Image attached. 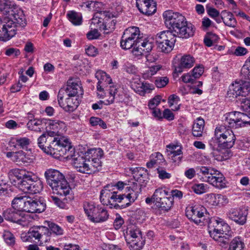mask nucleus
<instances>
[{
  "mask_svg": "<svg viewBox=\"0 0 250 250\" xmlns=\"http://www.w3.org/2000/svg\"><path fill=\"white\" fill-rule=\"evenodd\" d=\"M120 44L121 48L125 50L133 47V52L135 55L149 52L154 46L153 40L144 37L140 28L134 26L129 27L125 30Z\"/></svg>",
  "mask_w": 250,
  "mask_h": 250,
  "instance_id": "1",
  "label": "nucleus"
},
{
  "mask_svg": "<svg viewBox=\"0 0 250 250\" xmlns=\"http://www.w3.org/2000/svg\"><path fill=\"white\" fill-rule=\"evenodd\" d=\"M114 186L107 185L101 191L100 201L104 205L109 204L111 202L121 203L122 208H125L131 205L137 199L141 192V185L134 183L125 188L126 195L118 194L113 191Z\"/></svg>",
  "mask_w": 250,
  "mask_h": 250,
  "instance_id": "2",
  "label": "nucleus"
},
{
  "mask_svg": "<svg viewBox=\"0 0 250 250\" xmlns=\"http://www.w3.org/2000/svg\"><path fill=\"white\" fill-rule=\"evenodd\" d=\"M38 146L42 151L56 159L64 157L73 150L69 140L66 137H53L43 133L38 139Z\"/></svg>",
  "mask_w": 250,
  "mask_h": 250,
  "instance_id": "3",
  "label": "nucleus"
},
{
  "mask_svg": "<svg viewBox=\"0 0 250 250\" xmlns=\"http://www.w3.org/2000/svg\"><path fill=\"white\" fill-rule=\"evenodd\" d=\"M83 208L88 220L95 223L105 222L109 218L108 211L104 207L92 202H84Z\"/></svg>",
  "mask_w": 250,
  "mask_h": 250,
  "instance_id": "4",
  "label": "nucleus"
},
{
  "mask_svg": "<svg viewBox=\"0 0 250 250\" xmlns=\"http://www.w3.org/2000/svg\"><path fill=\"white\" fill-rule=\"evenodd\" d=\"M73 150L67 154L65 155L67 158L72 159V161L74 167L77 170L80 172L86 174H91L96 172L95 168L93 167L90 163V160L87 158L86 154L79 153H74V148Z\"/></svg>",
  "mask_w": 250,
  "mask_h": 250,
  "instance_id": "5",
  "label": "nucleus"
},
{
  "mask_svg": "<svg viewBox=\"0 0 250 250\" xmlns=\"http://www.w3.org/2000/svg\"><path fill=\"white\" fill-rule=\"evenodd\" d=\"M175 42L176 38L173 32L170 30L161 32L156 37L158 48L162 52H170L172 50Z\"/></svg>",
  "mask_w": 250,
  "mask_h": 250,
  "instance_id": "6",
  "label": "nucleus"
},
{
  "mask_svg": "<svg viewBox=\"0 0 250 250\" xmlns=\"http://www.w3.org/2000/svg\"><path fill=\"white\" fill-rule=\"evenodd\" d=\"M206 213V208L204 206L198 204L190 205L187 207L186 209L187 217L197 225H202L205 219V214Z\"/></svg>",
  "mask_w": 250,
  "mask_h": 250,
  "instance_id": "7",
  "label": "nucleus"
},
{
  "mask_svg": "<svg viewBox=\"0 0 250 250\" xmlns=\"http://www.w3.org/2000/svg\"><path fill=\"white\" fill-rule=\"evenodd\" d=\"M166 25L173 32L187 20L181 14L174 12L172 10H167L163 14Z\"/></svg>",
  "mask_w": 250,
  "mask_h": 250,
  "instance_id": "8",
  "label": "nucleus"
},
{
  "mask_svg": "<svg viewBox=\"0 0 250 250\" xmlns=\"http://www.w3.org/2000/svg\"><path fill=\"white\" fill-rule=\"evenodd\" d=\"M64 90H60L58 94V102L60 106L67 112H72L77 109L79 104L78 96L68 97L63 100Z\"/></svg>",
  "mask_w": 250,
  "mask_h": 250,
  "instance_id": "9",
  "label": "nucleus"
},
{
  "mask_svg": "<svg viewBox=\"0 0 250 250\" xmlns=\"http://www.w3.org/2000/svg\"><path fill=\"white\" fill-rule=\"evenodd\" d=\"M14 23L4 17L0 19V40L2 41L9 40L16 34L17 29L12 25Z\"/></svg>",
  "mask_w": 250,
  "mask_h": 250,
  "instance_id": "10",
  "label": "nucleus"
},
{
  "mask_svg": "<svg viewBox=\"0 0 250 250\" xmlns=\"http://www.w3.org/2000/svg\"><path fill=\"white\" fill-rule=\"evenodd\" d=\"M5 18H8L9 21H13L14 24L12 25L17 30H18V28H21L26 25V20L22 10L15 4L11 10L9 11V13Z\"/></svg>",
  "mask_w": 250,
  "mask_h": 250,
  "instance_id": "11",
  "label": "nucleus"
},
{
  "mask_svg": "<svg viewBox=\"0 0 250 250\" xmlns=\"http://www.w3.org/2000/svg\"><path fill=\"white\" fill-rule=\"evenodd\" d=\"M250 91L249 82H237L232 83L229 86L227 94L229 97L237 98L238 96H246Z\"/></svg>",
  "mask_w": 250,
  "mask_h": 250,
  "instance_id": "12",
  "label": "nucleus"
},
{
  "mask_svg": "<svg viewBox=\"0 0 250 250\" xmlns=\"http://www.w3.org/2000/svg\"><path fill=\"white\" fill-rule=\"evenodd\" d=\"M174 65V77H177L184 69L191 68L195 62L194 58L190 55L186 54L177 60Z\"/></svg>",
  "mask_w": 250,
  "mask_h": 250,
  "instance_id": "13",
  "label": "nucleus"
},
{
  "mask_svg": "<svg viewBox=\"0 0 250 250\" xmlns=\"http://www.w3.org/2000/svg\"><path fill=\"white\" fill-rule=\"evenodd\" d=\"M60 90H63L64 95L66 94L68 97L77 96L79 93L81 95L83 94L81 82L78 78H69L67 82L66 87L62 88Z\"/></svg>",
  "mask_w": 250,
  "mask_h": 250,
  "instance_id": "14",
  "label": "nucleus"
},
{
  "mask_svg": "<svg viewBox=\"0 0 250 250\" xmlns=\"http://www.w3.org/2000/svg\"><path fill=\"white\" fill-rule=\"evenodd\" d=\"M85 154L95 171H99L102 167L101 159L104 155L103 150L101 148H92L88 149Z\"/></svg>",
  "mask_w": 250,
  "mask_h": 250,
  "instance_id": "15",
  "label": "nucleus"
},
{
  "mask_svg": "<svg viewBox=\"0 0 250 250\" xmlns=\"http://www.w3.org/2000/svg\"><path fill=\"white\" fill-rule=\"evenodd\" d=\"M195 31L194 26L187 20L173 32L175 38L188 39L194 36Z\"/></svg>",
  "mask_w": 250,
  "mask_h": 250,
  "instance_id": "16",
  "label": "nucleus"
},
{
  "mask_svg": "<svg viewBox=\"0 0 250 250\" xmlns=\"http://www.w3.org/2000/svg\"><path fill=\"white\" fill-rule=\"evenodd\" d=\"M3 218L8 221L16 223L24 226L26 224L22 213L12 207L4 210L2 212Z\"/></svg>",
  "mask_w": 250,
  "mask_h": 250,
  "instance_id": "17",
  "label": "nucleus"
},
{
  "mask_svg": "<svg viewBox=\"0 0 250 250\" xmlns=\"http://www.w3.org/2000/svg\"><path fill=\"white\" fill-rule=\"evenodd\" d=\"M130 87L135 92L141 96L150 93L154 89L153 84L146 82H142L139 79H134L130 82Z\"/></svg>",
  "mask_w": 250,
  "mask_h": 250,
  "instance_id": "18",
  "label": "nucleus"
},
{
  "mask_svg": "<svg viewBox=\"0 0 250 250\" xmlns=\"http://www.w3.org/2000/svg\"><path fill=\"white\" fill-rule=\"evenodd\" d=\"M246 210L240 208H231L227 213L228 218L239 225H244L247 221Z\"/></svg>",
  "mask_w": 250,
  "mask_h": 250,
  "instance_id": "19",
  "label": "nucleus"
},
{
  "mask_svg": "<svg viewBox=\"0 0 250 250\" xmlns=\"http://www.w3.org/2000/svg\"><path fill=\"white\" fill-rule=\"evenodd\" d=\"M44 176L47 184L52 188L65 179L64 176L59 170L51 168L45 171Z\"/></svg>",
  "mask_w": 250,
  "mask_h": 250,
  "instance_id": "20",
  "label": "nucleus"
},
{
  "mask_svg": "<svg viewBox=\"0 0 250 250\" xmlns=\"http://www.w3.org/2000/svg\"><path fill=\"white\" fill-rule=\"evenodd\" d=\"M218 189L226 187V181L224 175L217 170H215L212 175L208 176L207 180H203Z\"/></svg>",
  "mask_w": 250,
  "mask_h": 250,
  "instance_id": "21",
  "label": "nucleus"
},
{
  "mask_svg": "<svg viewBox=\"0 0 250 250\" xmlns=\"http://www.w3.org/2000/svg\"><path fill=\"white\" fill-rule=\"evenodd\" d=\"M235 140V136L232 132L226 135L223 139L217 142V145L212 146L210 148L213 150L217 151H220L222 149L230 148L234 146Z\"/></svg>",
  "mask_w": 250,
  "mask_h": 250,
  "instance_id": "22",
  "label": "nucleus"
},
{
  "mask_svg": "<svg viewBox=\"0 0 250 250\" xmlns=\"http://www.w3.org/2000/svg\"><path fill=\"white\" fill-rule=\"evenodd\" d=\"M45 125L48 133L53 137L62 132L66 127L64 122L59 120H46Z\"/></svg>",
  "mask_w": 250,
  "mask_h": 250,
  "instance_id": "23",
  "label": "nucleus"
},
{
  "mask_svg": "<svg viewBox=\"0 0 250 250\" xmlns=\"http://www.w3.org/2000/svg\"><path fill=\"white\" fill-rule=\"evenodd\" d=\"M232 132L231 129L224 124L218 125L215 129L214 136L208 142L209 146L217 145V142L223 139L226 135H228Z\"/></svg>",
  "mask_w": 250,
  "mask_h": 250,
  "instance_id": "24",
  "label": "nucleus"
},
{
  "mask_svg": "<svg viewBox=\"0 0 250 250\" xmlns=\"http://www.w3.org/2000/svg\"><path fill=\"white\" fill-rule=\"evenodd\" d=\"M28 237L40 241L43 236L47 237L51 235V232L47 227L43 226H34L31 228L28 231Z\"/></svg>",
  "mask_w": 250,
  "mask_h": 250,
  "instance_id": "25",
  "label": "nucleus"
},
{
  "mask_svg": "<svg viewBox=\"0 0 250 250\" xmlns=\"http://www.w3.org/2000/svg\"><path fill=\"white\" fill-rule=\"evenodd\" d=\"M95 77L98 80L97 89L98 91H103L104 88L108 84H112V79L105 72L99 70L95 73Z\"/></svg>",
  "mask_w": 250,
  "mask_h": 250,
  "instance_id": "26",
  "label": "nucleus"
},
{
  "mask_svg": "<svg viewBox=\"0 0 250 250\" xmlns=\"http://www.w3.org/2000/svg\"><path fill=\"white\" fill-rule=\"evenodd\" d=\"M27 212L41 213L46 208V203L42 199H33L29 197Z\"/></svg>",
  "mask_w": 250,
  "mask_h": 250,
  "instance_id": "27",
  "label": "nucleus"
},
{
  "mask_svg": "<svg viewBox=\"0 0 250 250\" xmlns=\"http://www.w3.org/2000/svg\"><path fill=\"white\" fill-rule=\"evenodd\" d=\"M141 6L137 3L139 11L144 15H151L156 11V3L153 0H142Z\"/></svg>",
  "mask_w": 250,
  "mask_h": 250,
  "instance_id": "28",
  "label": "nucleus"
},
{
  "mask_svg": "<svg viewBox=\"0 0 250 250\" xmlns=\"http://www.w3.org/2000/svg\"><path fill=\"white\" fill-rule=\"evenodd\" d=\"M106 16L104 18L102 24L100 26V30H104L106 34L112 32L115 28L116 21L112 19L114 17L113 14L106 11Z\"/></svg>",
  "mask_w": 250,
  "mask_h": 250,
  "instance_id": "29",
  "label": "nucleus"
},
{
  "mask_svg": "<svg viewBox=\"0 0 250 250\" xmlns=\"http://www.w3.org/2000/svg\"><path fill=\"white\" fill-rule=\"evenodd\" d=\"M29 197L20 196L15 197L12 202V205L13 208L19 211L27 212L28 208Z\"/></svg>",
  "mask_w": 250,
  "mask_h": 250,
  "instance_id": "30",
  "label": "nucleus"
},
{
  "mask_svg": "<svg viewBox=\"0 0 250 250\" xmlns=\"http://www.w3.org/2000/svg\"><path fill=\"white\" fill-rule=\"evenodd\" d=\"M206 200L209 205L213 206H219L228 202L227 198L225 196L214 193L207 195Z\"/></svg>",
  "mask_w": 250,
  "mask_h": 250,
  "instance_id": "31",
  "label": "nucleus"
},
{
  "mask_svg": "<svg viewBox=\"0 0 250 250\" xmlns=\"http://www.w3.org/2000/svg\"><path fill=\"white\" fill-rule=\"evenodd\" d=\"M165 164L166 160L163 155L161 153L157 152L150 155V161L146 163V167L148 168H152L155 166L160 167V166Z\"/></svg>",
  "mask_w": 250,
  "mask_h": 250,
  "instance_id": "32",
  "label": "nucleus"
},
{
  "mask_svg": "<svg viewBox=\"0 0 250 250\" xmlns=\"http://www.w3.org/2000/svg\"><path fill=\"white\" fill-rule=\"evenodd\" d=\"M209 223H211L212 225H214V229L222 235L230 234L231 232L230 227L221 219L219 220L213 219L210 221Z\"/></svg>",
  "mask_w": 250,
  "mask_h": 250,
  "instance_id": "33",
  "label": "nucleus"
},
{
  "mask_svg": "<svg viewBox=\"0 0 250 250\" xmlns=\"http://www.w3.org/2000/svg\"><path fill=\"white\" fill-rule=\"evenodd\" d=\"M52 189L54 193L64 196L69 195L71 191V188L65 179L58 184V185H56V187H53Z\"/></svg>",
  "mask_w": 250,
  "mask_h": 250,
  "instance_id": "34",
  "label": "nucleus"
},
{
  "mask_svg": "<svg viewBox=\"0 0 250 250\" xmlns=\"http://www.w3.org/2000/svg\"><path fill=\"white\" fill-rule=\"evenodd\" d=\"M223 122V124L230 129L231 128H237L242 126H250V119H246L245 121L244 120L241 121L240 119L237 120L225 119Z\"/></svg>",
  "mask_w": 250,
  "mask_h": 250,
  "instance_id": "35",
  "label": "nucleus"
},
{
  "mask_svg": "<svg viewBox=\"0 0 250 250\" xmlns=\"http://www.w3.org/2000/svg\"><path fill=\"white\" fill-rule=\"evenodd\" d=\"M45 120L46 119H44L30 120L26 125L29 130L40 132L43 129L44 124L45 125Z\"/></svg>",
  "mask_w": 250,
  "mask_h": 250,
  "instance_id": "36",
  "label": "nucleus"
},
{
  "mask_svg": "<svg viewBox=\"0 0 250 250\" xmlns=\"http://www.w3.org/2000/svg\"><path fill=\"white\" fill-rule=\"evenodd\" d=\"M106 11H98L96 12L93 18L91 21V28L93 29L92 25H94V28L96 27L100 29V26L102 24L104 18L106 17L107 15Z\"/></svg>",
  "mask_w": 250,
  "mask_h": 250,
  "instance_id": "37",
  "label": "nucleus"
},
{
  "mask_svg": "<svg viewBox=\"0 0 250 250\" xmlns=\"http://www.w3.org/2000/svg\"><path fill=\"white\" fill-rule=\"evenodd\" d=\"M204 124V120L201 118H198L194 121L192 129V134L194 136L198 137L202 136Z\"/></svg>",
  "mask_w": 250,
  "mask_h": 250,
  "instance_id": "38",
  "label": "nucleus"
},
{
  "mask_svg": "<svg viewBox=\"0 0 250 250\" xmlns=\"http://www.w3.org/2000/svg\"><path fill=\"white\" fill-rule=\"evenodd\" d=\"M156 206L161 210L168 211L170 209L173 204L172 197L168 196L167 198H163L161 201H157L154 202Z\"/></svg>",
  "mask_w": 250,
  "mask_h": 250,
  "instance_id": "39",
  "label": "nucleus"
},
{
  "mask_svg": "<svg viewBox=\"0 0 250 250\" xmlns=\"http://www.w3.org/2000/svg\"><path fill=\"white\" fill-rule=\"evenodd\" d=\"M221 15H223V22L229 27H235L237 24V21L232 13L226 10L221 12Z\"/></svg>",
  "mask_w": 250,
  "mask_h": 250,
  "instance_id": "40",
  "label": "nucleus"
},
{
  "mask_svg": "<svg viewBox=\"0 0 250 250\" xmlns=\"http://www.w3.org/2000/svg\"><path fill=\"white\" fill-rule=\"evenodd\" d=\"M43 188V184L42 181L40 179L34 180L32 178L29 188L27 191V193L36 194L40 192Z\"/></svg>",
  "mask_w": 250,
  "mask_h": 250,
  "instance_id": "41",
  "label": "nucleus"
},
{
  "mask_svg": "<svg viewBox=\"0 0 250 250\" xmlns=\"http://www.w3.org/2000/svg\"><path fill=\"white\" fill-rule=\"evenodd\" d=\"M129 248L131 250H140L143 247L145 243V240L142 236H138V238L131 239L127 241Z\"/></svg>",
  "mask_w": 250,
  "mask_h": 250,
  "instance_id": "42",
  "label": "nucleus"
},
{
  "mask_svg": "<svg viewBox=\"0 0 250 250\" xmlns=\"http://www.w3.org/2000/svg\"><path fill=\"white\" fill-rule=\"evenodd\" d=\"M32 178V175L27 172V174L18 184L19 189L23 192L27 193Z\"/></svg>",
  "mask_w": 250,
  "mask_h": 250,
  "instance_id": "43",
  "label": "nucleus"
},
{
  "mask_svg": "<svg viewBox=\"0 0 250 250\" xmlns=\"http://www.w3.org/2000/svg\"><path fill=\"white\" fill-rule=\"evenodd\" d=\"M66 16L68 20L74 25H80L82 23V16L80 13L70 11L67 13Z\"/></svg>",
  "mask_w": 250,
  "mask_h": 250,
  "instance_id": "44",
  "label": "nucleus"
},
{
  "mask_svg": "<svg viewBox=\"0 0 250 250\" xmlns=\"http://www.w3.org/2000/svg\"><path fill=\"white\" fill-rule=\"evenodd\" d=\"M183 152L182 147L180 146L179 148L174 152H168L167 155L169 158L170 159L171 162L175 164H179L183 158Z\"/></svg>",
  "mask_w": 250,
  "mask_h": 250,
  "instance_id": "45",
  "label": "nucleus"
},
{
  "mask_svg": "<svg viewBox=\"0 0 250 250\" xmlns=\"http://www.w3.org/2000/svg\"><path fill=\"white\" fill-rule=\"evenodd\" d=\"M225 119H235L239 120V119L241 121L244 120L246 121V119H250V117H249L247 114L238 111H234L230 112L229 113H226L225 115Z\"/></svg>",
  "mask_w": 250,
  "mask_h": 250,
  "instance_id": "46",
  "label": "nucleus"
},
{
  "mask_svg": "<svg viewBox=\"0 0 250 250\" xmlns=\"http://www.w3.org/2000/svg\"><path fill=\"white\" fill-rule=\"evenodd\" d=\"M15 4L9 0H0V11L7 16Z\"/></svg>",
  "mask_w": 250,
  "mask_h": 250,
  "instance_id": "47",
  "label": "nucleus"
},
{
  "mask_svg": "<svg viewBox=\"0 0 250 250\" xmlns=\"http://www.w3.org/2000/svg\"><path fill=\"white\" fill-rule=\"evenodd\" d=\"M169 196V192L165 188H160L156 189L153 195V202L161 201L163 198Z\"/></svg>",
  "mask_w": 250,
  "mask_h": 250,
  "instance_id": "48",
  "label": "nucleus"
},
{
  "mask_svg": "<svg viewBox=\"0 0 250 250\" xmlns=\"http://www.w3.org/2000/svg\"><path fill=\"white\" fill-rule=\"evenodd\" d=\"M244 243L242 241L241 237L234 238L231 242L229 250H244Z\"/></svg>",
  "mask_w": 250,
  "mask_h": 250,
  "instance_id": "49",
  "label": "nucleus"
},
{
  "mask_svg": "<svg viewBox=\"0 0 250 250\" xmlns=\"http://www.w3.org/2000/svg\"><path fill=\"white\" fill-rule=\"evenodd\" d=\"M26 174L27 173L24 170L19 168L11 169L8 173V177L10 178L15 177L18 180H21Z\"/></svg>",
  "mask_w": 250,
  "mask_h": 250,
  "instance_id": "50",
  "label": "nucleus"
},
{
  "mask_svg": "<svg viewBox=\"0 0 250 250\" xmlns=\"http://www.w3.org/2000/svg\"><path fill=\"white\" fill-rule=\"evenodd\" d=\"M180 98L175 94L171 95L168 99V103L169 106L172 107L175 104L176 105L172 108L174 111H178L180 109V104H178L180 102Z\"/></svg>",
  "mask_w": 250,
  "mask_h": 250,
  "instance_id": "51",
  "label": "nucleus"
},
{
  "mask_svg": "<svg viewBox=\"0 0 250 250\" xmlns=\"http://www.w3.org/2000/svg\"><path fill=\"white\" fill-rule=\"evenodd\" d=\"M15 141L16 146L23 149L26 148L31 142L30 140L26 137H17Z\"/></svg>",
  "mask_w": 250,
  "mask_h": 250,
  "instance_id": "52",
  "label": "nucleus"
},
{
  "mask_svg": "<svg viewBox=\"0 0 250 250\" xmlns=\"http://www.w3.org/2000/svg\"><path fill=\"white\" fill-rule=\"evenodd\" d=\"M49 231L57 235H62L63 233V229L58 225L51 223L48 225Z\"/></svg>",
  "mask_w": 250,
  "mask_h": 250,
  "instance_id": "53",
  "label": "nucleus"
},
{
  "mask_svg": "<svg viewBox=\"0 0 250 250\" xmlns=\"http://www.w3.org/2000/svg\"><path fill=\"white\" fill-rule=\"evenodd\" d=\"M169 82L167 77H158L156 78L154 83L157 87L162 88L166 86Z\"/></svg>",
  "mask_w": 250,
  "mask_h": 250,
  "instance_id": "54",
  "label": "nucleus"
},
{
  "mask_svg": "<svg viewBox=\"0 0 250 250\" xmlns=\"http://www.w3.org/2000/svg\"><path fill=\"white\" fill-rule=\"evenodd\" d=\"M208 232L210 237L216 241L219 240L221 235H222L221 233L214 229V225H212L211 223L208 224Z\"/></svg>",
  "mask_w": 250,
  "mask_h": 250,
  "instance_id": "55",
  "label": "nucleus"
},
{
  "mask_svg": "<svg viewBox=\"0 0 250 250\" xmlns=\"http://www.w3.org/2000/svg\"><path fill=\"white\" fill-rule=\"evenodd\" d=\"M208 185L203 183L195 184L192 187V189L195 193L201 194L206 192Z\"/></svg>",
  "mask_w": 250,
  "mask_h": 250,
  "instance_id": "56",
  "label": "nucleus"
},
{
  "mask_svg": "<svg viewBox=\"0 0 250 250\" xmlns=\"http://www.w3.org/2000/svg\"><path fill=\"white\" fill-rule=\"evenodd\" d=\"M162 97L160 95H156L153 98L151 99L148 104V106L150 109L156 108L160 104Z\"/></svg>",
  "mask_w": 250,
  "mask_h": 250,
  "instance_id": "57",
  "label": "nucleus"
},
{
  "mask_svg": "<svg viewBox=\"0 0 250 250\" xmlns=\"http://www.w3.org/2000/svg\"><path fill=\"white\" fill-rule=\"evenodd\" d=\"M200 172L204 175L202 178L203 180H207L208 177L212 175L213 172L215 170L213 169L208 168L206 167H201L200 168Z\"/></svg>",
  "mask_w": 250,
  "mask_h": 250,
  "instance_id": "58",
  "label": "nucleus"
},
{
  "mask_svg": "<svg viewBox=\"0 0 250 250\" xmlns=\"http://www.w3.org/2000/svg\"><path fill=\"white\" fill-rule=\"evenodd\" d=\"M3 237L5 242L10 245H13L15 243V237L12 233L9 231H4Z\"/></svg>",
  "mask_w": 250,
  "mask_h": 250,
  "instance_id": "59",
  "label": "nucleus"
},
{
  "mask_svg": "<svg viewBox=\"0 0 250 250\" xmlns=\"http://www.w3.org/2000/svg\"><path fill=\"white\" fill-rule=\"evenodd\" d=\"M204 72V67L202 65L195 66L192 71V75L195 80L199 78Z\"/></svg>",
  "mask_w": 250,
  "mask_h": 250,
  "instance_id": "60",
  "label": "nucleus"
},
{
  "mask_svg": "<svg viewBox=\"0 0 250 250\" xmlns=\"http://www.w3.org/2000/svg\"><path fill=\"white\" fill-rule=\"evenodd\" d=\"M128 239H126V242L131 239H133L138 238L139 236H142L141 231L138 229H131L129 230L128 233L127 234Z\"/></svg>",
  "mask_w": 250,
  "mask_h": 250,
  "instance_id": "61",
  "label": "nucleus"
},
{
  "mask_svg": "<svg viewBox=\"0 0 250 250\" xmlns=\"http://www.w3.org/2000/svg\"><path fill=\"white\" fill-rule=\"evenodd\" d=\"M100 36L101 34L98 29L95 28L94 29H91L86 34L87 39L90 40L97 39Z\"/></svg>",
  "mask_w": 250,
  "mask_h": 250,
  "instance_id": "62",
  "label": "nucleus"
},
{
  "mask_svg": "<svg viewBox=\"0 0 250 250\" xmlns=\"http://www.w3.org/2000/svg\"><path fill=\"white\" fill-rule=\"evenodd\" d=\"M248 53V51L247 48L242 46H237L232 54L236 56H243Z\"/></svg>",
  "mask_w": 250,
  "mask_h": 250,
  "instance_id": "63",
  "label": "nucleus"
},
{
  "mask_svg": "<svg viewBox=\"0 0 250 250\" xmlns=\"http://www.w3.org/2000/svg\"><path fill=\"white\" fill-rule=\"evenodd\" d=\"M157 173L159 174V178L164 180L165 179H169L171 177V174L167 172L165 170L163 169L160 167L157 168Z\"/></svg>",
  "mask_w": 250,
  "mask_h": 250,
  "instance_id": "64",
  "label": "nucleus"
}]
</instances>
